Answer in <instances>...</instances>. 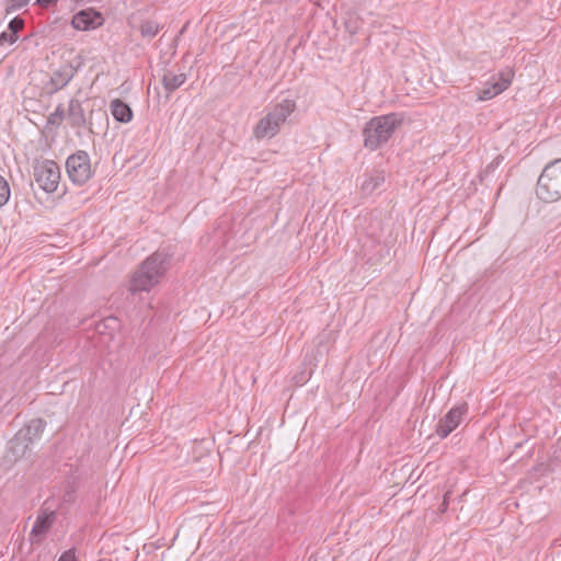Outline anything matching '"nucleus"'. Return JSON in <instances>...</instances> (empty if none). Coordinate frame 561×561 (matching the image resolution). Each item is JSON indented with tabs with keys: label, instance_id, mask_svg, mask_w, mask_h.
Listing matches in <instances>:
<instances>
[{
	"label": "nucleus",
	"instance_id": "8",
	"mask_svg": "<svg viewBox=\"0 0 561 561\" xmlns=\"http://www.w3.org/2000/svg\"><path fill=\"white\" fill-rule=\"evenodd\" d=\"M45 426L46 422L43 419L31 420L11 440V449L18 450L22 447V454H24L28 445L41 437Z\"/></svg>",
	"mask_w": 561,
	"mask_h": 561
},
{
	"label": "nucleus",
	"instance_id": "28",
	"mask_svg": "<svg viewBox=\"0 0 561 561\" xmlns=\"http://www.w3.org/2000/svg\"><path fill=\"white\" fill-rule=\"evenodd\" d=\"M513 71L512 70H506V71H502L500 72V79L497 81H503L505 78H508L510 79V83L512 82V79H513Z\"/></svg>",
	"mask_w": 561,
	"mask_h": 561
},
{
	"label": "nucleus",
	"instance_id": "16",
	"mask_svg": "<svg viewBox=\"0 0 561 561\" xmlns=\"http://www.w3.org/2000/svg\"><path fill=\"white\" fill-rule=\"evenodd\" d=\"M510 87V79L505 78L503 81H495L491 87L483 89L479 93L480 100H491L497 94L502 93Z\"/></svg>",
	"mask_w": 561,
	"mask_h": 561
},
{
	"label": "nucleus",
	"instance_id": "22",
	"mask_svg": "<svg viewBox=\"0 0 561 561\" xmlns=\"http://www.w3.org/2000/svg\"><path fill=\"white\" fill-rule=\"evenodd\" d=\"M102 327H104V329L116 330L118 328V320L114 317L104 319V321L102 323L98 324V327H96V330L100 333H103V331L101 329Z\"/></svg>",
	"mask_w": 561,
	"mask_h": 561
},
{
	"label": "nucleus",
	"instance_id": "2",
	"mask_svg": "<svg viewBox=\"0 0 561 561\" xmlns=\"http://www.w3.org/2000/svg\"><path fill=\"white\" fill-rule=\"evenodd\" d=\"M169 256L162 252H154L147 257L134 273L129 290L135 294L138 291L150 290L156 284H158L160 277H162L168 268Z\"/></svg>",
	"mask_w": 561,
	"mask_h": 561
},
{
	"label": "nucleus",
	"instance_id": "3",
	"mask_svg": "<svg viewBox=\"0 0 561 561\" xmlns=\"http://www.w3.org/2000/svg\"><path fill=\"white\" fill-rule=\"evenodd\" d=\"M295 110L296 102L294 100L284 99L276 103L253 127V137L257 140L275 137Z\"/></svg>",
	"mask_w": 561,
	"mask_h": 561
},
{
	"label": "nucleus",
	"instance_id": "6",
	"mask_svg": "<svg viewBox=\"0 0 561 561\" xmlns=\"http://www.w3.org/2000/svg\"><path fill=\"white\" fill-rule=\"evenodd\" d=\"M66 171L70 181L76 185L85 184L92 176L90 156L84 150H78L66 160Z\"/></svg>",
	"mask_w": 561,
	"mask_h": 561
},
{
	"label": "nucleus",
	"instance_id": "4",
	"mask_svg": "<svg viewBox=\"0 0 561 561\" xmlns=\"http://www.w3.org/2000/svg\"><path fill=\"white\" fill-rule=\"evenodd\" d=\"M536 194L546 203L561 199V158L543 168L537 181Z\"/></svg>",
	"mask_w": 561,
	"mask_h": 561
},
{
	"label": "nucleus",
	"instance_id": "19",
	"mask_svg": "<svg viewBox=\"0 0 561 561\" xmlns=\"http://www.w3.org/2000/svg\"><path fill=\"white\" fill-rule=\"evenodd\" d=\"M11 196V190L8 181L0 175V207L8 204Z\"/></svg>",
	"mask_w": 561,
	"mask_h": 561
},
{
	"label": "nucleus",
	"instance_id": "17",
	"mask_svg": "<svg viewBox=\"0 0 561 561\" xmlns=\"http://www.w3.org/2000/svg\"><path fill=\"white\" fill-rule=\"evenodd\" d=\"M162 26L152 20H141L138 26V31L142 37L152 38L154 37Z\"/></svg>",
	"mask_w": 561,
	"mask_h": 561
},
{
	"label": "nucleus",
	"instance_id": "20",
	"mask_svg": "<svg viewBox=\"0 0 561 561\" xmlns=\"http://www.w3.org/2000/svg\"><path fill=\"white\" fill-rule=\"evenodd\" d=\"M30 2V0H7V4H5V14H11L20 9H22L23 7L27 5V3Z\"/></svg>",
	"mask_w": 561,
	"mask_h": 561
},
{
	"label": "nucleus",
	"instance_id": "25",
	"mask_svg": "<svg viewBox=\"0 0 561 561\" xmlns=\"http://www.w3.org/2000/svg\"><path fill=\"white\" fill-rule=\"evenodd\" d=\"M450 494H451V492H450V491H447V492L444 494L443 502L440 503V505H439V507H438L439 513H445V512L448 510Z\"/></svg>",
	"mask_w": 561,
	"mask_h": 561
},
{
	"label": "nucleus",
	"instance_id": "10",
	"mask_svg": "<svg viewBox=\"0 0 561 561\" xmlns=\"http://www.w3.org/2000/svg\"><path fill=\"white\" fill-rule=\"evenodd\" d=\"M104 18L101 12L89 8L77 12L71 20L73 28L79 31H89L102 26Z\"/></svg>",
	"mask_w": 561,
	"mask_h": 561
},
{
	"label": "nucleus",
	"instance_id": "24",
	"mask_svg": "<svg viewBox=\"0 0 561 561\" xmlns=\"http://www.w3.org/2000/svg\"><path fill=\"white\" fill-rule=\"evenodd\" d=\"M76 500V494L73 489H68L65 491L62 495V503L72 504Z\"/></svg>",
	"mask_w": 561,
	"mask_h": 561
},
{
	"label": "nucleus",
	"instance_id": "23",
	"mask_svg": "<svg viewBox=\"0 0 561 561\" xmlns=\"http://www.w3.org/2000/svg\"><path fill=\"white\" fill-rule=\"evenodd\" d=\"M57 561H77L76 549L70 548L61 553Z\"/></svg>",
	"mask_w": 561,
	"mask_h": 561
},
{
	"label": "nucleus",
	"instance_id": "9",
	"mask_svg": "<svg viewBox=\"0 0 561 561\" xmlns=\"http://www.w3.org/2000/svg\"><path fill=\"white\" fill-rule=\"evenodd\" d=\"M469 410L468 403L463 402L459 405L451 408L444 417H442L436 425V434L440 438H446L461 423L463 416L467 415Z\"/></svg>",
	"mask_w": 561,
	"mask_h": 561
},
{
	"label": "nucleus",
	"instance_id": "14",
	"mask_svg": "<svg viewBox=\"0 0 561 561\" xmlns=\"http://www.w3.org/2000/svg\"><path fill=\"white\" fill-rule=\"evenodd\" d=\"M111 113L115 121L119 123H129L133 119V110L121 99H114L110 103Z\"/></svg>",
	"mask_w": 561,
	"mask_h": 561
},
{
	"label": "nucleus",
	"instance_id": "12",
	"mask_svg": "<svg viewBox=\"0 0 561 561\" xmlns=\"http://www.w3.org/2000/svg\"><path fill=\"white\" fill-rule=\"evenodd\" d=\"M75 76V71L71 66L65 65L58 70H55L50 77L49 84L51 85V92H57L66 87Z\"/></svg>",
	"mask_w": 561,
	"mask_h": 561
},
{
	"label": "nucleus",
	"instance_id": "1",
	"mask_svg": "<svg viewBox=\"0 0 561 561\" xmlns=\"http://www.w3.org/2000/svg\"><path fill=\"white\" fill-rule=\"evenodd\" d=\"M403 121L404 115L397 112L370 118L363 128L364 147L370 151L379 149L389 141Z\"/></svg>",
	"mask_w": 561,
	"mask_h": 561
},
{
	"label": "nucleus",
	"instance_id": "27",
	"mask_svg": "<svg viewBox=\"0 0 561 561\" xmlns=\"http://www.w3.org/2000/svg\"><path fill=\"white\" fill-rule=\"evenodd\" d=\"M58 0H36V4H38L41 8L47 9L50 5H54L57 3Z\"/></svg>",
	"mask_w": 561,
	"mask_h": 561
},
{
	"label": "nucleus",
	"instance_id": "5",
	"mask_svg": "<svg viewBox=\"0 0 561 561\" xmlns=\"http://www.w3.org/2000/svg\"><path fill=\"white\" fill-rule=\"evenodd\" d=\"M68 123L71 128L73 129H80V128H87L89 133L91 134H99L94 130V123L93 118L94 116L104 121L106 124L108 123V116L106 111L99 110L94 112L93 110L90 111L89 117L85 116L84 108L82 106L81 101L78 99H71L69 101L68 110L66 112Z\"/></svg>",
	"mask_w": 561,
	"mask_h": 561
},
{
	"label": "nucleus",
	"instance_id": "26",
	"mask_svg": "<svg viewBox=\"0 0 561 561\" xmlns=\"http://www.w3.org/2000/svg\"><path fill=\"white\" fill-rule=\"evenodd\" d=\"M378 186V182L377 181H374L373 179L368 180V181H365L363 183V191L365 192H371L374 191L376 187Z\"/></svg>",
	"mask_w": 561,
	"mask_h": 561
},
{
	"label": "nucleus",
	"instance_id": "21",
	"mask_svg": "<svg viewBox=\"0 0 561 561\" xmlns=\"http://www.w3.org/2000/svg\"><path fill=\"white\" fill-rule=\"evenodd\" d=\"M503 158L501 156H497L492 162H490L483 171L480 172V181L482 182L485 176H488L490 173H493L496 168L500 165Z\"/></svg>",
	"mask_w": 561,
	"mask_h": 561
},
{
	"label": "nucleus",
	"instance_id": "11",
	"mask_svg": "<svg viewBox=\"0 0 561 561\" xmlns=\"http://www.w3.org/2000/svg\"><path fill=\"white\" fill-rule=\"evenodd\" d=\"M25 21L21 16L13 18L8 24V31L0 33V46L13 45L19 39V33L24 28Z\"/></svg>",
	"mask_w": 561,
	"mask_h": 561
},
{
	"label": "nucleus",
	"instance_id": "18",
	"mask_svg": "<svg viewBox=\"0 0 561 561\" xmlns=\"http://www.w3.org/2000/svg\"><path fill=\"white\" fill-rule=\"evenodd\" d=\"M65 118H67V115L64 105L58 104L55 111L48 116L47 123L49 125L59 126Z\"/></svg>",
	"mask_w": 561,
	"mask_h": 561
},
{
	"label": "nucleus",
	"instance_id": "13",
	"mask_svg": "<svg viewBox=\"0 0 561 561\" xmlns=\"http://www.w3.org/2000/svg\"><path fill=\"white\" fill-rule=\"evenodd\" d=\"M186 79L187 76L184 72L175 73L169 69L164 70L161 78V83L164 91L167 92V96H170L175 90L182 87Z\"/></svg>",
	"mask_w": 561,
	"mask_h": 561
},
{
	"label": "nucleus",
	"instance_id": "15",
	"mask_svg": "<svg viewBox=\"0 0 561 561\" xmlns=\"http://www.w3.org/2000/svg\"><path fill=\"white\" fill-rule=\"evenodd\" d=\"M55 519H56L55 512L45 513L43 515L37 516L35 523L32 527L31 535H34V536L45 535L53 526Z\"/></svg>",
	"mask_w": 561,
	"mask_h": 561
},
{
	"label": "nucleus",
	"instance_id": "7",
	"mask_svg": "<svg viewBox=\"0 0 561 561\" xmlns=\"http://www.w3.org/2000/svg\"><path fill=\"white\" fill-rule=\"evenodd\" d=\"M34 180L46 193H54L60 181V168L54 160H44L34 165Z\"/></svg>",
	"mask_w": 561,
	"mask_h": 561
}]
</instances>
